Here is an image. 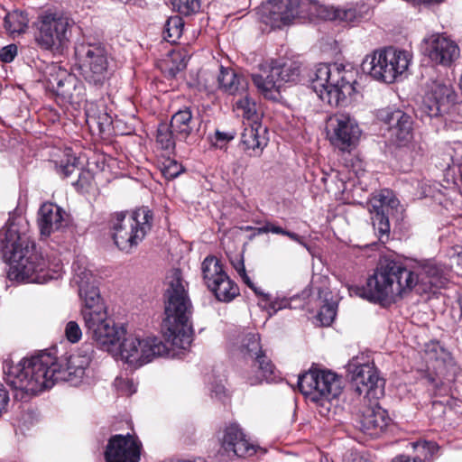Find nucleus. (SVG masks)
Returning a JSON list of instances; mask_svg holds the SVG:
<instances>
[{
	"label": "nucleus",
	"mask_w": 462,
	"mask_h": 462,
	"mask_svg": "<svg viewBox=\"0 0 462 462\" xmlns=\"http://www.w3.org/2000/svg\"><path fill=\"white\" fill-rule=\"evenodd\" d=\"M450 270L434 260L416 264L412 269L402 263L385 260L367 280V295L370 300L383 301L402 297L412 289L418 293H435L449 282Z\"/></svg>",
	"instance_id": "obj_1"
},
{
	"label": "nucleus",
	"mask_w": 462,
	"mask_h": 462,
	"mask_svg": "<svg viewBox=\"0 0 462 462\" xmlns=\"http://www.w3.org/2000/svg\"><path fill=\"white\" fill-rule=\"evenodd\" d=\"M0 251L9 263L10 280L32 283H45L57 278L61 270L60 263H47L42 254L36 251L35 245L25 234H21L14 221L0 230Z\"/></svg>",
	"instance_id": "obj_2"
},
{
	"label": "nucleus",
	"mask_w": 462,
	"mask_h": 462,
	"mask_svg": "<svg viewBox=\"0 0 462 462\" xmlns=\"http://www.w3.org/2000/svg\"><path fill=\"white\" fill-rule=\"evenodd\" d=\"M187 282L180 270H172L167 277L164 292V314L162 329L165 339L173 346L187 348L191 341L193 329L190 323L192 304Z\"/></svg>",
	"instance_id": "obj_3"
},
{
	"label": "nucleus",
	"mask_w": 462,
	"mask_h": 462,
	"mask_svg": "<svg viewBox=\"0 0 462 462\" xmlns=\"http://www.w3.org/2000/svg\"><path fill=\"white\" fill-rule=\"evenodd\" d=\"M52 364L53 356L44 352L23 358L17 364L5 361L3 369L8 384L27 394L35 395L55 384L51 375Z\"/></svg>",
	"instance_id": "obj_4"
},
{
	"label": "nucleus",
	"mask_w": 462,
	"mask_h": 462,
	"mask_svg": "<svg viewBox=\"0 0 462 462\" xmlns=\"http://www.w3.org/2000/svg\"><path fill=\"white\" fill-rule=\"evenodd\" d=\"M356 74L351 66L341 63L319 64L312 79V88L322 101L337 106L355 93Z\"/></svg>",
	"instance_id": "obj_5"
},
{
	"label": "nucleus",
	"mask_w": 462,
	"mask_h": 462,
	"mask_svg": "<svg viewBox=\"0 0 462 462\" xmlns=\"http://www.w3.org/2000/svg\"><path fill=\"white\" fill-rule=\"evenodd\" d=\"M91 294V297L82 300L80 315L87 332L108 351L111 346L116 345L125 335V331L122 327H116L108 317L100 294Z\"/></svg>",
	"instance_id": "obj_6"
},
{
	"label": "nucleus",
	"mask_w": 462,
	"mask_h": 462,
	"mask_svg": "<svg viewBox=\"0 0 462 462\" xmlns=\"http://www.w3.org/2000/svg\"><path fill=\"white\" fill-rule=\"evenodd\" d=\"M411 55L406 51L388 47L366 55L362 62V70L373 79L393 83L409 68Z\"/></svg>",
	"instance_id": "obj_7"
},
{
	"label": "nucleus",
	"mask_w": 462,
	"mask_h": 462,
	"mask_svg": "<svg viewBox=\"0 0 462 462\" xmlns=\"http://www.w3.org/2000/svg\"><path fill=\"white\" fill-rule=\"evenodd\" d=\"M152 214L143 207L132 214L116 213L112 223L113 239L116 246L129 252L136 246L152 227Z\"/></svg>",
	"instance_id": "obj_8"
},
{
	"label": "nucleus",
	"mask_w": 462,
	"mask_h": 462,
	"mask_svg": "<svg viewBox=\"0 0 462 462\" xmlns=\"http://www.w3.org/2000/svg\"><path fill=\"white\" fill-rule=\"evenodd\" d=\"M73 21L60 12L46 11L35 22L34 41L42 50L59 51L69 41Z\"/></svg>",
	"instance_id": "obj_9"
},
{
	"label": "nucleus",
	"mask_w": 462,
	"mask_h": 462,
	"mask_svg": "<svg viewBox=\"0 0 462 462\" xmlns=\"http://www.w3.org/2000/svg\"><path fill=\"white\" fill-rule=\"evenodd\" d=\"M75 54L83 79L90 85L103 86L109 78L110 55L106 46L83 42L76 46Z\"/></svg>",
	"instance_id": "obj_10"
},
{
	"label": "nucleus",
	"mask_w": 462,
	"mask_h": 462,
	"mask_svg": "<svg viewBox=\"0 0 462 462\" xmlns=\"http://www.w3.org/2000/svg\"><path fill=\"white\" fill-rule=\"evenodd\" d=\"M300 391L310 401L320 402L337 398L342 392V380L328 370L311 368L299 376Z\"/></svg>",
	"instance_id": "obj_11"
},
{
	"label": "nucleus",
	"mask_w": 462,
	"mask_h": 462,
	"mask_svg": "<svg viewBox=\"0 0 462 462\" xmlns=\"http://www.w3.org/2000/svg\"><path fill=\"white\" fill-rule=\"evenodd\" d=\"M238 350L246 360H252V373L247 376L251 385L261 383L263 381L273 380L274 365L264 354L257 333L245 332L238 337Z\"/></svg>",
	"instance_id": "obj_12"
},
{
	"label": "nucleus",
	"mask_w": 462,
	"mask_h": 462,
	"mask_svg": "<svg viewBox=\"0 0 462 462\" xmlns=\"http://www.w3.org/2000/svg\"><path fill=\"white\" fill-rule=\"evenodd\" d=\"M368 210L371 214L374 229L381 240L383 237L386 239L389 237V218L400 221L403 218L404 212L398 199L389 189H383L374 196L368 203Z\"/></svg>",
	"instance_id": "obj_13"
},
{
	"label": "nucleus",
	"mask_w": 462,
	"mask_h": 462,
	"mask_svg": "<svg viewBox=\"0 0 462 462\" xmlns=\"http://www.w3.org/2000/svg\"><path fill=\"white\" fill-rule=\"evenodd\" d=\"M166 352L165 345L155 337L128 335L120 345L121 358L134 368L141 367Z\"/></svg>",
	"instance_id": "obj_14"
},
{
	"label": "nucleus",
	"mask_w": 462,
	"mask_h": 462,
	"mask_svg": "<svg viewBox=\"0 0 462 462\" xmlns=\"http://www.w3.org/2000/svg\"><path fill=\"white\" fill-rule=\"evenodd\" d=\"M94 356L92 343L85 342L81 346L63 363L57 362L53 356L51 375L54 383L59 381L69 382L76 384L85 375Z\"/></svg>",
	"instance_id": "obj_15"
},
{
	"label": "nucleus",
	"mask_w": 462,
	"mask_h": 462,
	"mask_svg": "<svg viewBox=\"0 0 462 462\" xmlns=\"http://www.w3.org/2000/svg\"><path fill=\"white\" fill-rule=\"evenodd\" d=\"M308 6L307 0H270L263 6L264 23L280 28L297 17H305Z\"/></svg>",
	"instance_id": "obj_16"
},
{
	"label": "nucleus",
	"mask_w": 462,
	"mask_h": 462,
	"mask_svg": "<svg viewBox=\"0 0 462 462\" xmlns=\"http://www.w3.org/2000/svg\"><path fill=\"white\" fill-rule=\"evenodd\" d=\"M327 131L330 143L343 152L354 146L360 136L358 125L346 114H337L331 116L328 119Z\"/></svg>",
	"instance_id": "obj_17"
},
{
	"label": "nucleus",
	"mask_w": 462,
	"mask_h": 462,
	"mask_svg": "<svg viewBox=\"0 0 462 462\" xmlns=\"http://www.w3.org/2000/svg\"><path fill=\"white\" fill-rule=\"evenodd\" d=\"M380 121L388 125L390 138L398 146H405L412 137L411 117L400 109L386 107L377 112Z\"/></svg>",
	"instance_id": "obj_18"
},
{
	"label": "nucleus",
	"mask_w": 462,
	"mask_h": 462,
	"mask_svg": "<svg viewBox=\"0 0 462 462\" xmlns=\"http://www.w3.org/2000/svg\"><path fill=\"white\" fill-rule=\"evenodd\" d=\"M453 97L451 85L443 79H430L420 105V110L429 117L439 116Z\"/></svg>",
	"instance_id": "obj_19"
},
{
	"label": "nucleus",
	"mask_w": 462,
	"mask_h": 462,
	"mask_svg": "<svg viewBox=\"0 0 462 462\" xmlns=\"http://www.w3.org/2000/svg\"><path fill=\"white\" fill-rule=\"evenodd\" d=\"M257 446L250 441L237 423H230L220 439V451L232 458L251 457L256 453Z\"/></svg>",
	"instance_id": "obj_20"
},
{
	"label": "nucleus",
	"mask_w": 462,
	"mask_h": 462,
	"mask_svg": "<svg viewBox=\"0 0 462 462\" xmlns=\"http://www.w3.org/2000/svg\"><path fill=\"white\" fill-rule=\"evenodd\" d=\"M426 53L435 64L450 66L460 56L456 42L442 34H433L425 40Z\"/></svg>",
	"instance_id": "obj_21"
},
{
	"label": "nucleus",
	"mask_w": 462,
	"mask_h": 462,
	"mask_svg": "<svg viewBox=\"0 0 462 462\" xmlns=\"http://www.w3.org/2000/svg\"><path fill=\"white\" fill-rule=\"evenodd\" d=\"M346 367L348 373L352 374L351 380L355 383L359 394L363 393L367 395L373 394V396L376 394L379 384L382 386V380L373 364L369 362L361 364L356 357L350 360Z\"/></svg>",
	"instance_id": "obj_22"
},
{
	"label": "nucleus",
	"mask_w": 462,
	"mask_h": 462,
	"mask_svg": "<svg viewBox=\"0 0 462 462\" xmlns=\"http://www.w3.org/2000/svg\"><path fill=\"white\" fill-rule=\"evenodd\" d=\"M141 445L129 434L113 436L105 451L106 462H139Z\"/></svg>",
	"instance_id": "obj_23"
},
{
	"label": "nucleus",
	"mask_w": 462,
	"mask_h": 462,
	"mask_svg": "<svg viewBox=\"0 0 462 462\" xmlns=\"http://www.w3.org/2000/svg\"><path fill=\"white\" fill-rule=\"evenodd\" d=\"M277 67L274 60L261 64L259 72L252 75V79L257 89L264 97L272 100L278 99L280 96V81Z\"/></svg>",
	"instance_id": "obj_24"
},
{
	"label": "nucleus",
	"mask_w": 462,
	"mask_h": 462,
	"mask_svg": "<svg viewBox=\"0 0 462 462\" xmlns=\"http://www.w3.org/2000/svg\"><path fill=\"white\" fill-rule=\"evenodd\" d=\"M387 411L378 405L364 408L358 415V427L372 438L379 437L389 425Z\"/></svg>",
	"instance_id": "obj_25"
},
{
	"label": "nucleus",
	"mask_w": 462,
	"mask_h": 462,
	"mask_svg": "<svg viewBox=\"0 0 462 462\" xmlns=\"http://www.w3.org/2000/svg\"><path fill=\"white\" fill-rule=\"evenodd\" d=\"M73 277L71 283L78 287L79 295L81 300L92 296V292L100 294L96 280L90 270L88 268L86 259L78 258L72 264Z\"/></svg>",
	"instance_id": "obj_26"
},
{
	"label": "nucleus",
	"mask_w": 462,
	"mask_h": 462,
	"mask_svg": "<svg viewBox=\"0 0 462 462\" xmlns=\"http://www.w3.org/2000/svg\"><path fill=\"white\" fill-rule=\"evenodd\" d=\"M424 354L426 361L431 365L439 381L453 367L454 363L450 354L437 341L427 343Z\"/></svg>",
	"instance_id": "obj_27"
},
{
	"label": "nucleus",
	"mask_w": 462,
	"mask_h": 462,
	"mask_svg": "<svg viewBox=\"0 0 462 462\" xmlns=\"http://www.w3.org/2000/svg\"><path fill=\"white\" fill-rule=\"evenodd\" d=\"M64 210L53 203H44L39 209L38 224L41 234L49 236L51 233L60 230L63 222Z\"/></svg>",
	"instance_id": "obj_28"
},
{
	"label": "nucleus",
	"mask_w": 462,
	"mask_h": 462,
	"mask_svg": "<svg viewBox=\"0 0 462 462\" xmlns=\"http://www.w3.org/2000/svg\"><path fill=\"white\" fill-rule=\"evenodd\" d=\"M58 96L69 103L79 102L83 97V85L74 76L61 72L50 82Z\"/></svg>",
	"instance_id": "obj_29"
},
{
	"label": "nucleus",
	"mask_w": 462,
	"mask_h": 462,
	"mask_svg": "<svg viewBox=\"0 0 462 462\" xmlns=\"http://www.w3.org/2000/svg\"><path fill=\"white\" fill-rule=\"evenodd\" d=\"M171 128L175 137L186 141L194 132L199 129V119L194 117L189 107H184L172 115Z\"/></svg>",
	"instance_id": "obj_30"
},
{
	"label": "nucleus",
	"mask_w": 462,
	"mask_h": 462,
	"mask_svg": "<svg viewBox=\"0 0 462 462\" xmlns=\"http://www.w3.org/2000/svg\"><path fill=\"white\" fill-rule=\"evenodd\" d=\"M266 127L259 124H249L245 127L241 135V143L245 151H250V155L259 156L267 145Z\"/></svg>",
	"instance_id": "obj_31"
},
{
	"label": "nucleus",
	"mask_w": 462,
	"mask_h": 462,
	"mask_svg": "<svg viewBox=\"0 0 462 462\" xmlns=\"http://www.w3.org/2000/svg\"><path fill=\"white\" fill-rule=\"evenodd\" d=\"M217 82L219 88L231 95L244 92L247 88L245 78L237 75L232 69L224 68L223 66L219 69Z\"/></svg>",
	"instance_id": "obj_32"
},
{
	"label": "nucleus",
	"mask_w": 462,
	"mask_h": 462,
	"mask_svg": "<svg viewBox=\"0 0 462 462\" xmlns=\"http://www.w3.org/2000/svg\"><path fill=\"white\" fill-rule=\"evenodd\" d=\"M208 289L214 293L216 298L220 301L229 302L239 294L237 285L228 277L218 278L217 282H214L209 285Z\"/></svg>",
	"instance_id": "obj_33"
},
{
	"label": "nucleus",
	"mask_w": 462,
	"mask_h": 462,
	"mask_svg": "<svg viewBox=\"0 0 462 462\" xmlns=\"http://www.w3.org/2000/svg\"><path fill=\"white\" fill-rule=\"evenodd\" d=\"M201 272L204 282L208 288L214 282H217L218 278L226 275L220 260L214 255H208L203 260Z\"/></svg>",
	"instance_id": "obj_34"
},
{
	"label": "nucleus",
	"mask_w": 462,
	"mask_h": 462,
	"mask_svg": "<svg viewBox=\"0 0 462 462\" xmlns=\"http://www.w3.org/2000/svg\"><path fill=\"white\" fill-rule=\"evenodd\" d=\"M319 15L327 20H338L345 23H354L358 20L359 15L355 8H336L320 6Z\"/></svg>",
	"instance_id": "obj_35"
},
{
	"label": "nucleus",
	"mask_w": 462,
	"mask_h": 462,
	"mask_svg": "<svg viewBox=\"0 0 462 462\" xmlns=\"http://www.w3.org/2000/svg\"><path fill=\"white\" fill-rule=\"evenodd\" d=\"M29 19L25 12L14 10L5 14L4 26L10 34L23 33L28 28Z\"/></svg>",
	"instance_id": "obj_36"
},
{
	"label": "nucleus",
	"mask_w": 462,
	"mask_h": 462,
	"mask_svg": "<svg viewBox=\"0 0 462 462\" xmlns=\"http://www.w3.org/2000/svg\"><path fill=\"white\" fill-rule=\"evenodd\" d=\"M279 76V81L281 88L289 82H295L300 76V65L291 60L283 61V60H274Z\"/></svg>",
	"instance_id": "obj_37"
},
{
	"label": "nucleus",
	"mask_w": 462,
	"mask_h": 462,
	"mask_svg": "<svg viewBox=\"0 0 462 462\" xmlns=\"http://www.w3.org/2000/svg\"><path fill=\"white\" fill-rule=\"evenodd\" d=\"M236 109L245 119L249 121V124H259L261 116L257 112V105L247 96L236 102Z\"/></svg>",
	"instance_id": "obj_38"
},
{
	"label": "nucleus",
	"mask_w": 462,
	"mask_h": 462,
	"mask_svg": "<svg viewBox=\"0 0 462 462\" xmlns=\"http://www.w3.org/2000/svg\"><path fill=\"white\" fill-rule=\"evenodd\" d=\"M183 29L182 19L180 16L170 17L164 26V38L168 42H176L181 33Z\"/></svg>",
	"instance_id": "obj_39"
},
{
	"label": "nucleus",
	"mask_w": 462,
	"mask_h": 462,
	"mask_svg": "<svg viewBox=\"0 0 462 462\" xmlns=\"http://www.w3.org/2000/svg\"><path fill=\"white\" fill-rule=\"evenodd\" d=\"M175 134L171 128V125L160 124L157 129L156 141L161 145L162 149L169 150L174 147Z\"/></svg>",
	"instance_id": "obj_40"
},
{
	"label": "nucleus",
	"mask_w": 462,
	"mask_h": 462,
	"mask_svg": "<svg viewBox=\"0 0 462 462\" xmlns=\"http://www.w3.org/2000/svg\"><path fill=\"white\" fill-rule=\"evenodd\" d=\"M173 7L181 14L189 15L200 9V0H171Z\"/></svg>",
	"instance_id": "obj_41"
},
{
	"label": "nucleus",
	"mask_w": 462,
	"mask_h": 462,
	"mask_svg": "<svg viewBox=\"0 0 462 462\" xmlns=\"http://www.w3.org/2000/svg\"><path fill=\"white\" fill-rule=\"evenodd\" d=\"M336 314V305L334 303L326 302L321 306L317 318L320 321L321 325L329 326L333 322Z\"/></svg>",
	"instance_id": "obj_42"
},
{
	"label": "nucleus",
	"mask_w": 462,
	"mask_h": 462,
	"mask_svg": "<svg viewBox=\"0 0 462 462\" xmlns=\"http://www.w3.org/2000/svg\"><path fill=\"white\" fill-rule=\"evenodd\" d=\"M414 448L423 457L421 458L424 462L430 459L439 450L438 444L432 441H418Z\"/></svg>",
	"instance_id": "obj_43"
},
{
	"label": "nucleus",
	"mask_w": 462,
	"mask_h": 462,
	"mask_svg": "<svg viewBox=\"0 0 462 462\" xmlns=\"http://www.w3.org/2000/svg\"><path fill=\"white\" fill-rule=\"evenodd\" d=\"M64 335L69 342L78 343L82 337V329L77 321L70 320L65 326Z\"/></svg>",
	"instance_id": "obj_44"
},
{
	"label": "nucleus",
	"mask_w": 462,
	"mask_h": 462,
	"mask_svg": "<svg viewBox=\"0 0 462 462\" xmlns=\"http://www.w3.org/2000/svg\"><path fill=\"white\" fill-rule=\"evenodd\" d=\"M67 156L68 158L66 162L63 163L62 162L58 170L64 177H69L75 172L79 171L78 158L74 155H70L69 153H67Z\"/></svg>",
	"instance_id": "obj_45"
},
{
	"label": "nucleus",
	"mask_w": 462,
	"mask_h": 462,
	"mask_svg": "<svg viewBox=\"0 0 462 462\" xmlns=\"http://www.w3.org/2000/svg\"><path fill=\"white\" fill-rule=\"evenodd\" d=\"M182 171V166L176 161L168 160L163 163L162 173L167 180H173Z\"/></svg>",
	"instance_id": "obj_46"
},
{
	"label": "nucleus",
	"mask_w": 462,
	"mask_h": 462,
	"mask_svg": "<svg viewBox=\"0 0 462 462\" xmlns=\"http://www.w3.org/2000/svg\"><path fill=\"white\" fill-rule=\"evenodd\" d=\"M234 268L239 274V276L242 278L243 282L252 290H254L256 293H258V291L254 287L253 282L250 280L249 276L246 273L244 260L239 259L236 262H232Z\"/></svg>",
	"instance_id": "obj_47"
},
{
	"label": "nucleus",
	"mask_w": 462,
	"mask_h": 462,
	"mask_svg": "<svg viewBox=\"0 0 462 462\" xmlns=\"http://www.w3.org/2000/svg\"><path fill=\"white\" fill-rule=\"evenodd\" d=\"M17 55V46L15 44H9L0 50V60L3 62L9 63L14 60Z\"/></svg>",
	"instance_id": "obj_48"
},
{
	"label": "nucleus",
	"mask_w": 462,
	"mask_h": 462,
	"mask_svg": "<svg viewBox=\"0 0 462 462\" xmlns=\"http://www.w3.org/2000/svg\"><path fill=\"white\" fill-rule=\"evenodd\" d=\"M9 402L8 391L4 386H0V418L7 411Z\"/></svg>",
	"instance_id": "obj_49"
},
{
	"label": "nucleus",
	"mask_w": 462,
	"mask_h": 462,
	"mask_svg": "<svg viewBox=\"0 0 462 462\" xmlns=\"http://www.w3.org/2000/svg\"><path fill=\"white\" fill-rule=\"evenodd\" d=\"M270 232L278 235V232H281L279 230V226H276L272 222H265L263 226L254 228V236Z\"/></svg>",
	"instance_id": "obj_50"
},
{
	"label": "nucleus",
	"mask_w": 462,
	"mask_h": 462,
	"mask_svg": "<svg viewBox=\"0 0 462 462\" xmlns=\"http://www.w3.org/2000/svg\"><path fill=\"white\" fill-rule=\"evenodd\" d=\"M214 136H215V140L217 143H226L235 138L236 132L235 131L222 132V131L217 130L215 132Z\"/></svg>",
	"instance_id": "obj_51"
},
{
	"label": "nucleus",
	"mask_w": 462,
	"mask_h": 462,
	"mask_svg": "<svg viewBox=\"0 0 462 462\" xmlns=\"http://www.w3.org/2000/svg\"><path fill=\"white\" fill-rule=\"evenodd\" d=\"M343 462H370L363 454L356 451H348L344 457Z\"/></svg>",
	"instance_id": "obj_52"
},
{
	"label": "nucleus",
	"mask_w": 462,
	"mask_h": 462,
	"mask_svg": "<svg viewBox=\"0 0 462 462\" xmlns=\"http://www.w3.org/2000/svg\"><path fill=\"white\" fill-rule=\"evenodd\" d=\"M452 251L453 253L450 255L452 263H456L462 268V246L456 245L452 248Z\"/></svg>",
	"instance_id": "obj_53"
},
{
	"label": "nucleus",
	"mask_w": 462,
	"mask_h": 462,
	"mask_svg": "<svg viewBox=\"0 0 462 462\" xmlns=\"http://www.w3.org/2000/svg\"><path fill=\"white\" fill-rule=\"evenodd\" d=\"M279 230L281 232H278V235L286 236L290 237L291 240L302 245L303 246H306V244L303 242L302 238L298 234L285 230L281 226H279Z\"/></svg>",
	"instance_id": "obj_54"
},
{
	"label": "nucleus",
	"mask_w": 462,
	"mask_h": 462,
	"mask_svg": "<svg viewBox=\"0 0 462 462\" xmlns=\"http://www.w3.org/2000/svg\"><path fill=\"white\" fill-rule=\"evenodd\" d=\"M120 383L126 394L131 395L136 392V387L131 380H121Z\"/></svg>",
	"instance_id": "obj_55"
},
{
	"label": "nucleus",
	"mask_w": 462,
	"mask_h": 462,
	"mask_svg": "<svg viewBox=\"0 0 462 462\" xmlns=\"http://www.w3.org/2000/svg\"><path fill=\"white\" fill-rule=\"evenodd\" d=\"M392 462H424L420 456L411 458L408 456L396 457Z\"/></svg>",
	"instance_id": "obj_56"
},
{
	"label": "nucleus",
	"mask_w": 462,
	"mask_h": 462,
	"mask_svg": "<svg viewBox=\"0 0 462 462\" xmlns=\"http://www.w3.org/2000/svg\"><path fill=\"white\" fill-rule=\"evenodd\" d=\"M212 393H215L216 397L220 399L222 395L225 394V387L222 384H217L214 389H212Z\"/></svg>",
	"instance_id": "obj_57"
},
{
	"label": "nucleus",
	"mask_w": 462,
	"mask_h": 462,
	"mask_svg": "<svg viewBox=\"0 0 462 462\" xmlns=\"http://www.w3.org/2000/svg\"><path fill=\"white\" fill-rule=\"evenodd\" d=\"M254 228H255V227H253V226H246V227H245V229H246V230H254Z\"/></svg>",
	"instance_id": "obj_58"
},
{
	"label": "nucleus",
	"mask_w": 462,
	"mask_h": 462,
	"mask_svg": "<svg viewBox=\"0 0 462 462\" xmlns=\"http://www.w3.org/2000/svg\"><path fill=\"white\" fill-rule=\"evenodd\" d=\"M428 380H429L430 382H431V383H433V382L435 381L431 376H429V377H428Z\"/></svg>",
	"instance_id": "obj_59"
}]
</instances>
